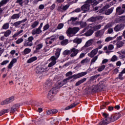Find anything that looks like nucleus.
I'll return each mask as SVG.
<instances>
[{"mask_svg": "<svg viewBox=\"0 0 125 125\" xmlns=\"http://www.w3.org/2000/svg\"><path fill=\"white\" fill-rule=\"evenodd\" d=\"M124 74V73H123L122 71H121V72L119 74V79H120V80H124V77H123V74Z\"/></svg>", "mask_w": 125, "mask_h": 125, "instance_id": "obj_58", "label": "nucleus"}, {"mask_svg": "<svg viewBox=\"0 0 125 125\" xmlns=\"http://www.w3.org/2000/svg\"><path fill=\"white\" fill-rule=\"evenodd\" d=\"M56 5L55 4H53L50 7V10H53L55 8Z\"/></svg>", "mask_w": 125, "mask_h": 125, "instance_id": "obj_64", "label": "nucleus"}, {"mask_svg": "<svg viewBox=\"0 0 125 125\" xmlns=\"http://www.w3.org/2000/svg\"><path fill=\"white\" fill-rule=\"evenodd\" d=\"M63 27H64V24L63 23H60L58 24V25L57 26V29L58 30H60V29H62V28H63Z\"/></svg>", "mask_w": 125, "mask_h": 125, "instance_id": "obj_52", "label": "nucleus"}, {"mask_svg": "<svg viewBox=\"0 0 125 125\" xmlns=\"http://www.w3.org/2000/svg\"><path fill=\"white\" fill-rule=\"evenodd\" d=\"M9 110L8 109H2L1 111H0V116H2V115H4V114H6V113H8Z\"/></svg>", "mask_w": 125, "mask_h": 125, "instance_id": "obj_37", "label": "nucleus"}, {"mask_svg": "<svg viewBox=\"0 0 125 125\" xmlns=\"http://www.w3.org/2000/svg\"><path fill=\"white\" fill-rule=\"evenodd\" d=\"M8 63H9V61L5 60V61H3L1 63V66H3L4 65H6V64H7Z\"/></svg>", "mask_w": 125, "mask_h": 125, "instance_id": "obj_55", "label": "nucleus"}, {"mask_svg": "<svg viewBox=\"0 0 125 125\" xmlns=\"http://www.w3.org/2000/svg\"><path fill=\"white\" fill-rule=\"evenodd\" d=\"M87 72H83L78 73L77 74L73 75V79L74 80H77V79H80V78H82V77H83L87 75Z\"/></svg>", "mask_w": 125, "mask_h": 125, "instance_id": "obj_8", "label": "nucleus"}, {"mask_svg": "<svg viewBox=\"0 0 125 125\" xmlns=\"http://www.w3.org/2000/svg\"><path fill=\"white\" fill-rule=\"evenodd\" d=\"M72 75H73V72L69 71L66 74L65 76L66 77H69V76H72Z\"/></svg>", "mask_w": 125, "mask_h": 125, "instance_id": "obj_61", "label": "nucleus"}, {"mask_svg": "<svg viewBox=\"0 0 125 125\" xmlns=\"http://www.w3.org/2000/svg\"><path fill=\"white\" fill-rule=\"evenodd\" d=\"M62 49L58 48L56 50V53H55V55L56 57L54 56H52L51 58H54L55 60H57L58 58H59V56H60V53L61 52Z\"/></svg>", "mask_w": 125, "mask_h": 125, "instance_id": "obj_12", "label": "nucleus"}, {"mask_svg": "<svg viewBox=\"0 0 125 125\" xmlns=\"http://www.w3.org/2000/svg\"><path fill=\"white\" fill-rule=\"evenodd\" d=\"M103 116L104 117L103 120L100 123V125H107L112 122H115L117 120H119L122 115L120 113H116L111 116V117H109V114L105 112L102 113Z\"/></svg>", "mask_w": 125, "mask_h": 125, "instance_id": "obj_1", "label": "nucleus"}, {"mask_svg": "<svg viewBox=\"0 0 125 125\" xmlns=\"http://www.w3.org/2000/svg\"><path fill=\"white\" fill-rule=\"evenodd\" d=\"M16 3H19L21 6H23V0H17Z\"/></svg>", "mask_w": 125, "mask_h": 125, "instance_id": "obj_48", "label": "nucleus"}, {"mask_svg": "<svg viewBox=\"0 0 125 125\" xmlns=\"http://www.w3.org/2000/svg\"><path fill=\"white\" fill-rule=\"evenodd\" d=\"M50 92H51L54 95L57 93V88L56 87H54L50 90Z\"/></svg>", "mask_w": 125, "mask_h": 125, "instance_id": "obj_39", "label": "nucleus"}, {"mask_svg": "<svg viewBox=\"0 0 125 125\" xmlns=\"http://www.w3.org/2000/svg\"><path fill=\"white\" fill-rule=\"evenodd\" d=\"M94 42V40L93 39H90L87 41L85 44V45L83 46V48L84 47H88V46H90V45H92V44Z\"/></svg>", "mask_w": 125, "mask_h": 125, "instance_id": "obj_19", "label": "nucleus"}, {"mask_svg": "<svg viewBox=\"0 0 125 125\" xmlns=\"http://www.w3.org/2000/svg\"><path fill=\"white\" fill-rule=\"evenodd\" d=\"M76 20H78V18H74V17H71L70 18V20H69L68 21H72V22H75V21H76Z\"/></svg>", "mask_w": 125, "mask_h": 125, "instance_id": "obj_59", "label": "nucleus"}, {"mask_svg": "<svg viewBox=\"0 0 125 125\" xmlns=\"http://www.w3.org/2000/svg\"><path fill=\"white\" fill-rule=\"evenodd\" d=\"M103 35L101 31H98L95 33V37H101Z\"/></svg>", "mask_w": 125, "mask_h": 125, "instance_id": "obj_45", "label": "nucleus"}, {"mask_svg": "<svg viewBox=\"0 0 125 125\" xmlns=\"http://www.w3.org/2000/svg\"><path fill=\"white\" fill-rule=\"evenodd\" d=\"M27 21V19H24V20H22V21H18L15 22L13 24V26H15L16 28H17L18 26H19L21 23H25Z\"/></svg>", "mask_w": 125, "mask_h": 125, "instance_id": "obj_18", "label": "nucleus"}, {"mask_svg": "<svg viewBox=\"0 0 125 125\" xmlns=\"http://www.w3.org/2000/svg\"><path fill=\"white\" fill-rule=\"evenodd\" d=\"M31 51H32V50L31 49H30L29 48H26L24 49V50L22 52V54L24 55H26V54H29V53H30V52H31Z\"/></svg>", "mask_w": 125, "mask_h": 125, "instance_id": "obj_26", "label": "nucleus"}, {"mask_svg": "<svg viewBox=\"0 0 125 125\" xmlns=\"http://www.w3.org/2000/svg\"><path fill=\"white\" fill-rule=\"evenodd\" d=\"M8 2H9V0H1L0 2V6H3L4 4H6Z\"/></svg>", "mask_w": 125, "mask_h": 125, "instance_id": "obj_32", "label": "nucleus"}, {"mask_svg": "<svg viewBox=\"0 0 125 125\" xmlns=\"http://www.w3.org/2000/svg\"><path fill=\"white\" fill-rule=\"evenodd\" d=\"M112 26H113V23H107L105 26V29H108V28H111Z\"/></svg>", "mask_w": 125, "mask_h": 125, "instance_id": "obj_54", "label": "nucleus"}, {"mask_svg": "<svg viewBox=\"0 0 125 125\" xmlns=\"http://www.w3.org/2000/svg\"><path fill=\"white\" fill-rule=\"evenodd\" d=\"M120 21H121V22H124V23H125V16L123 17H121L120 18Z\"/></svg>", "mask_w": 125, "mask_h": 125, "instance_id": "obj_62", "label": "nucleus"}, {"mask_svg": "<svg viewBox=\"0 0 125 125\" xmlns=\"http://www.w3.org/2000/svg\"><path fill=\"white\" fill-rule=\"evenodd\" d=\"M58 11H59L60 12H63V5H61V6H59L57 8Z\"/></svg>", "mask_w": 125, "mask_h": 125, "instance_id": "obj_46", "label": "nucleus"}, {"mask_svg": "<svg viewBox=\"0 0 125 125\" xmlns=\"http://www.w3.org/2000/svg\"><path fill=\"white\" fill-rule=\"evenodd\" d=\"M85 81H86V78H83L78 81L75 83V86H79V85H81V84H82V83H83L85 82Z\"/></svg>", "mask_w": 125, "mask_h": 125, "instance_id": "obj_22", "label": "nucleus"}, {"mask_svg": "<svg viewBox=\"0 0 125 125\" xmlns=\"http://www.w3.org/2000/svg\"><path fill=\"white\" fill-rule=\"evenodd\" d=\"M47 70V67H46L45 66L41 67V72H42V73L46 72Z\"/></svg>", "mask_w": 125, "mask_h": 125, "instance_id": "obj_53", "label": "nucleus"}, {"mask_svg": "<svg viewBox=\"0 0 125 125\" xmlns=\"http://www.w3.org/2000/svg\"><path fill=\"white\" fill-rule=\"evenodd\" d=\"M125 28L124 24H120L116 25L114 28V31L115 32H119V31H121V30H123Z\"/></svg>", "mask_w": 125, "mask_h": 125, "instance_id": "obj_13", "label": "nucleus"}, {"mask_svg": "<svg viewBox=\"0 0 125 125\" xmlns=\"http://www.w3.org/2000/svg\"><path fill=\"white\" fill-rule=\"evenodd\" d=\"M79 31H80V28L79 27H69L66 33L69 38H71V37H74Z\"/></svg>", "mask_w": 125, "mask_h": 125, "instance_id": "obj_2", "label": "nucleus"}, {"mask_svg": "<svg viewBox=\"0 0 125 125\" xmlns=\"http://www.w3.org/2000/svg\"><path fill=\"white\" fill-rule=\"evenodd\" d=\"M9 28V23L7 22L4 23L2 26V30H7Z\"/></svg>", "mask_w": 125, "mask_h": 125, "instance_id": "obj_31", "label": "nucleus"}, {"mask_svg": "<svg viewBox=\"0 0 125 125\" xmlns=\"http://www.w3.org/2000/svg\"><path fill=\"white\" fill-rule=\"evenodd\" d=\"M23 32H24V31L23 30H21L18 31L17 33H15L13 35L12 38H13L14 39V38H16V37H18V36H19V35L22 34V33H23Z\"/></svg>", "mask_w": 125, "mask_h": 125, "instance_id": "obj_30", "label": "nucleus"}, {"mask_svg": "<svg viewBox=\"0 0 125 125\" xmlns=\"http://www.w3.org/2000/svg\"><path fill=\"white\" fill-rule=\"evenodd\" d=\"M36 72L37 74H42V67L38 66L36 68Z\"/></svg>", "mask_w": 125, "mask_h": 125, "instance_id": "obj_41", "label": "nucleus"}, {"mask_svg": "<svg viewBox=\"0 0 125 125\" xmlns=\"http://www.w3.org/2000/svg\"><path fill=\"white\" fill-rule=\"evenodd\" d=\"M68 42H69V40L68 39H65L61 42V44L62 45H66L68 44Z\"/></svg>", "mask_w": 125, "mask_h": 125, "instance_id": "obj_36", "label": "nucleus"}, {"mask_svg": "<svg viewBox=\"0 0 125 125\" xmlns=\"http://www.w3.org/2000/svg\"><path fill=\"white\" fill-rule=\"evenodd\" d=\"M115 38L114 37H108L105 39V42H111V41H113Z\"/></svg>", "mask_w": 125, "mask_h": 125, "instance_id": "obj_42", "label": "nucleus"}, {"mask_svg": "<svg viewBox=\"0 0 125 125\" xmlns=\"http://www.w3.org/2000/svg\"><path fill=\"white\" fill-rule=\"evenodd\" d=\"M89 62V60H88V58H86L85 59L83 60L81 62V64H84V63H88Z\"/></svg>", "mask_w": 125, "mask_h": 125, "instance_id": "obj_43", "label": "nucleus"}, {"mask_svg": "<svg viewBox=\"0 0 125 125\" xmlns=\"http://www.w3.org/2000/svg\"><path fill=\"white\" fill-rule=\"evenodd\" d=\"M19 107H20V104H19L13 105L11 108L10 113L13 114V113H15L16 111H17V109H19Z\"/></svg>", "mask_w": 125, "mask_h": 125, "instance_id": "obj_14", "label": "nucleus"}, {"mask_svg": "<svg viewBox=\"0 0 125 125\" xmlns=\"http://www.w3.org/2000/svg\"><path fill=\"white\" fill-rule=\"evenodd\" d=\"M63 55H68V54H70V50H65L63 53H62Z\"/></svg>", "mask_w": 125, "mask_h": 125, "instance_id": "obj_49", "label": "nucleus"}, {"mask_svg": "<svg viewBox=\"0 0 125 125\" xmlns=\"http://www.w3.org/2000/svg\"><path fill=\"white\" fill-rule=\"evenodd\" d=\"M89 6H90V5L85 2V4L81 7V9L84 12H88L89 11Z\"/></svg>", "mask_w": 125, "mask_h": 125, "instance_id": "obj_10", "label": "nucleus"}, {"mask_svg": "<svg viewBox=\"0 0 125 125\" xmlns=\"http://www.w3.org/2000/svg\"><path fill=\"white\" fill-rule=\"evenodd\" d=\"M40 40H37L34 43L35 45H36V51H39L40 49L42 48L43 44L42 43H40Z\"/></svg>", "mask_w": 125, "mask_h": 125, "instance_id": "obj_5", "label": "nucleus"}, {"mask_svg": "<svg viewBox=\"0 0 125 125\" xmlns=\"http://www.w3.org/2000/svg\"><path fill=\"white\" fill-rule=\"evenodd\" d=\"M11 30L8 29L6 31L3 32V34H4V37H5V38H7V37H9V36L11 35Z\"/></svg>", "mask_w": 125, "mask_h": 125, "instance_id": "obj_24", "label": "nucleus"}, {"mask_svg": "<svg viewBox=\"0 0 125 125\" xmlns=\"http://www.w3.org/2000/svg\"><path fill=\"white\" fill-rule=\"evenodd\" d=\"M100 28H101V25L99 24V25H95L93 27V30L94 31H97V30H99V29H100Z\"/></svg>", "mask_w": 125, "mask_h": 125, "instance_id": "obj_47", "label": "nucleus"}, {"mask_svg": "<svg viewBox=\"0 0 125 125\" xmlns=\"http://www.w3.org/2000/svg\"><path fill=\"white\" fill-rule=\"evenodd\" d=\"M14 101V97H11L10 98L7 99L3 101H2L0 103L1 105H6V104H9V103H11L12 101Z\"/></svg>", "mask_w": 125, "mask_h": 125, "instance_id": "obj_6", "label": "nucleus"}, {"mask_svg": "<svg viewBox=\"0 0 125 125\" xmlns=\"http://www.w3.org/2000/svg\"><path fill=\"white\" fill-rule=\"evenodd\" d=\"M97 53H98V48H95L89 53L88 54V56L92 58L94 57V56H95Z\"/></svg>", "mask_w": 125, "mask_h": 125, "instance_id": "obj_11", "label": "nucleus"}, {"mask_svg": "<svg viewBox=\"0 0 125 125\" xmlns=\"http://www.w3.org/2000/svg\"><path fill=\"white\" fill-rule=\"evenodd\" d=\"M33 41H34V37L33 36H30L28 38L27 40H25L23 45L27 47V46H33Z\"/></svg>", "mask_w": 125, "mask_h": 125, "instance_id": "obj_4", "label": "nucleus"}, {"mask_svg": "<svg viewBox=\"0 0 125 125\" xmlns=\"http://www.w3.org/2000/svg\"><path fill=\"white\" fill-rule=\"evenodd\" d=\"M39 9H40L41 10H42V9H44V5L43 4H41L39 6Z\"/></svg>", "mask_w": 125, "mask_h": 125, "instance_id": "obj_63", "label": "nucleus"}, {"mask_svg": "<svg viewBox=\"0 0 125 125\" xmlns=\"http://www.w3.org/2000/svg\"><path fill=\"white\" fill-rule=\"evenodd\" d=\"M114 49V45L109 44L108 47L105 46L104 47V50L105 51L106 53H110L111 52L109 50H113Z\"/></svg>", "mask_w": 125, "mask_h": 125, "instance_id": "obj_9", "label": "nucleus"}, {"mask_svg": "<svg viewBox=\"0 0 125 125\" xmlns=\"http://www.w3.org/2000/svg\"><path fill=\"white\" fill-rule=\"evenodd\" d=\"M49 29V24H47L43 27V31H46Z\"/></svg>", "mask_w": 125, "mask_h": 125, "instance_id": "obj_57", "label": "nucleus"}, {"mask_svg": "<svg viewBox=\"0 0 125 125\" xmlns=\"http://www.w3.org/2000/svg\"><path fill=\"white\" fill-rule=\"evenodd\" d=\"M78 105L77 104L73 103L70 105L67 106L65 107L64 110H70V109H73V108H74V107H76Z\"/></svg>", "mask_w": 125, "mask_h": 125, "instance_id": "obj_25", "label": "nucleus"}, {"mask_svg": "<svg viewBox=\"0 0 125 125\" xmlns=\"http://www.w3.org/2000/svg\"><path fill=\"white\" fill-rule=\"evenodd\" d=\"M99 55H97V56L93 57V58L91 60V64H93V63H95V61L98 59V56Z\"/></svg>", "mask_w": 125, "mask_h": 125, "instance_id": "obj_40", "label": "nucleus"}, {"mask_svg": "<svg viewBox=\"0 0 125 125\" xmlns=\"http://www.w3.org/2000/svg\"><path fill=\"white\" fill-rule=\"evenodd\" d=\"M98 90V86H94V88L92 89V91L93 92H96Z\"/></svg>", "mask_w": 125, "mask_h": 125, "instance_id": "obj_56", "label": "nucleus"}, {"mask_svg": "<svg viewBox=\"0 0 125 125\" xmlns=\"http://www.w3.org/2000/svg\"><path fill=\"white\" fill-rule=\"evenodd\" d=\"M86 3H88V4H91L92 5H97L99 3V2L96 0H87Z\"/></svg>", "mask_w": 125, "mask_h": 125, "instance_id": "obj_16", "label": "nucleus"}, {"mask_svg": "<svg viewBox=\"0 0 125 125\" xmlns=\"http://www.w3.org/2000/svg\"><path fill=\"white\" fill-rule=\"evenodd\" d=\"M125 12V11L122 9L121 7H118L116 8V14L117 15H122Z\"/></svg>", "mask_w": 125, "mask_h": 125, "instance_id": "obj_20", "label": "nucleus"}, {"mask_svg": "<svg viewBox=\"0 0 125 125\" xmlns=\"http://www.w3.org/2000/svg\"><path fill=\"white\" fill-rule=\"evenodd\" d=\"M55 38L49 37L46 39L45 43L46 44H51L53 42H54Z\"/></svg>", "mask_w": 125, "mask_h": 125, "instance_id": "obj_15", "label": "nucleus"}, {"mask_svg": "<svg viewBox=\"0 0 125 125\" xmlns=\"http://www.w3.org/2000/svg\"><path fill=\"white\" fill-rule=\"evenodd\" d=\"M109 7H110V5H105L102 9L100 10V13H103V14H105V15H110L113 12L114 8L112 7L107 10Z\"/></svg>", "mask_w": 125, "mask_h": 125, "instance_id": "obj_3", "label": "nucleus"}, {"mask_svg": "<svg viewBox=\"0 0 125 125\" xmlns=\"http://www.w3.org/2000/svg\"><path fill=\"white\" fill-rule=\"evenodd\" d=\"M42 29H39V28H36V29H34L32 32V35L33 36L35 35H39V34H41L42 33Z\"/></svg>", "mask_w": 125, "mask_h": 125, "instance_id": "obj_17", "label": "nucleus"}, {"mask_svg": "<svg viewBox=\"0 0 125 125\" xmlns=\"http://www.w3.org/2000/svg\"><path fill=\"white\" fill-rule=\"evenodd\" d=\"M70 57H75L77 56L78 53L80 51L79 49H76L75 48H72L70 50Z\"/></svg>", "mask_w": 125, "mask_h": 125, "instance_id": "obj_7", "label": "nucleus"}, {"mask_svg": "<svg viewBox=\"0 0 125 125\" xmlns=\"http://www.w3.org/2000/svg\"><path fill=\"white\" fill-rule=\"evenodd\" d=\"M89 21H91V22H95V21H96V18L95 17H92L89 19Z\"/></svg>", "mask_w": 125, "mask_h": 125, "instance_id": "obj_60", "label": "nucleus"}, {"mask_svg": "<svg viewBox=\"0 0 125 125\" xmlns=\"http://www.w3.org/2000/svg\"><path fill=\"white\" fill-rule=\"evenodd\" d=\"M20 18V13L19 14H13L10 18L11 20H15V19H19Z\"/></svg>", "mask_w": 125, "mask_h": 125, "instance_id": "obj_23", "label": "nucleus"}, {"mask_svg": "<svg viewBox=\"0 0 125 125\" xmlns=\"http://www.w3.org/2000/svg\"><path fill=\"white\" fill-rule=\"evenodd\" d=\"M73 42L75 43H78V44H80L82 42V39L79 38H76L73 40Z\"/></svg>", "mask_w": 125, "mask_h": 125, "instance_id": "obj_38", "label": "nucleus"}, {"mask_svg": "<svg viewBox=\"0 0 125 125\" xmlns=\"http://www.w3.org/2000/svg\"><path fill=\"white\" fill-rule=\"evenodd\" d=\"M23 41H24V39H23V38H20L16 41V43H17V44H19L21 43V42H23Z\"/></svg>", "mask_w": 125, "mask_h": 125, "instance_id": "obj_44", "label": "nucleus"}, {"mask_svg": "<svg viewBox=\"0 0 125 125\" xmlns=\"http://www.w3.org/2000/svg\"><path fill=\"white\" fill-rule=\"evenodd\" d=\"M39 24H40V22H39V21H35L34 22H33L32 23L31 27L33 29H34V28H36V27H37V26L39 25Z\"/></svg>", "mask_w": 125, "mask_h": 125, "instance_id": "obj_27", "label": "nucleus"}, {"mask_svg": "<svg viewBox=\"0 0 125 125\" xmlns=\"http://www.w3.org/2000/svg\"><path fill=\"white\" fill-rule=\"evenodd\" d=\"M117 44V47H118V48H120V47H122L124 44H125V43L123 42H118L116 43Z\"/></svg>", "mask_w": 125, "mask_h": 125, "instance_id": "obj_33", "label": "nucleus"}, {"mask_svg": "<svg viewBox=\"0 0 125 125\" xmlns=\"http://www.w3.org/2000/svg\"><path fill=\"white\" fill-rule=\"evenodd\" d=\"M93 33H94L93 30L90 29L88 31H87L86 33H85V36H86V37H89L91 36L92 34H93Z\"/></svg>", "mask_w": 125, "mask_h": 125, "instance_id": "obj_28", "label": "nucleus"}, {"mask_svg": "<svg viewBox=\"0 0 125 125\" xmlns=\"http://www.w3.org/2000/svg\"><path fill=\"white\" fill-rule=\"evenodd\" d=\"M117 60H118V57H117L116 55L113 56L111 59V61L112 62H115V61H117Z\"/></svg>", "mask_w": 125, "mask_h": 125, "instance_id": "obj_51", "label": "nucleus"}, {"mask_svg": "<svg viewBox=\"0 0 125 125\" xmlns=\"http://www.w3.org/2000/svg\"><path fill=\"white\" fill-rule=\"evenodd\" d=\"M106 66L104 64L100 66H99L97 71L98 72H102V71H103V70H104V69H105Z\"/></svg>", "mask_w": 125, "mask_h": 125, "instance_id": "obj_34", "label": "nucleus"}, {"mask_svg": "<svg viewBox=\"0 0 125 125\" xmlns=\"http://www.w3.org/2000/svg\"><path fill=\"white\" fill-rule=\"evenodd\" d=\"M54 96V94H52L51 92L49 91L47 95V98H48V99H49V100H52Z\"/></svg>", "mask_w": 125, "mask_h": 125, "instance_id": "obj_35", "label": "nucleus"}, {"mask_svg": "<svg viewBox=\"0 0 125 125\" xmlns=\"http://www.w3.org/2000/svg\"><path fill=\"white\" fill-rule=\"evenodd\" d=\"M37 59L38 58H37V57H33L27 60V63L30 64V63H32V62H34V61H36Z\"/></svg>", "mask_w": 125, "mask_h": 125, "instance_id": "obj_29", "label": "nucleus"}, {"mask_svg": "<svg viewBox=\"0 0 125 125\" xmlns=\"http://www.w3.org/2000/svg\"><path fill=\"white\" fill-rule=\"evenodd\" d=\"M50 60L52 61V62H50L49 64L48 65V67L49 68H51V67H53L55 64H56V60L54 59V58H50Z\"/></svg>", "mask_w": 125, "mask_h": 125, "instance_id": "obj_21", "label": "nucleus"}, {"mask_svg": "<svg viewBox=\"0 0 125 125\" xmlns=\"http://www.w3.org/2000/svg\"><path fill=\"white\" fill-rule=\"evenodd\" d=\"M70 5L66 4L64 6L62 5V9L63 10V11H66V10H67V9H68V8H69Z\"/></svg>", "mask_w": 125, "mask_h": 125, "instance_id": "obj_50", "label": "nucleus"}]
</instances>
